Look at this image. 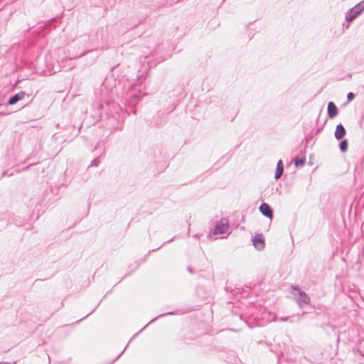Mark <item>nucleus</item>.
Here are the masks:
<instances>
[{"instance_id":"1","label":"nucleus","mask_w":364,"mask_h":364,"mask_svg":"<svg viewBox=\"0 0 364 364\" xmlns=\"http://www.w3.org/2000/svg\"><path fill=\"white\" fill-rule=\"evenodd\" d=\"M364 11V1H360L353 8L348 9L345 14V20L348 23L353 21Z\"/></svg>"},{"instance_id":"19","label":"nucleus","mask_w":364,"mask_h":364,"mask_svg":"<svg viewBox=\"0 0 364 364\" xmlns=\"http://www.w3.org/2000/svg\"><path fill=\"white\" fill-rule=\"evenodd\" d=\"M147 327V325H145L142 329H145Z\"/></svg>"},{"instance_id":"4","label":"nucleus","mask_w":364,"mask_h":364,"mask_svg":"<svg viewBox=\"0 0 364 364\" xmlns=\"http://www.w3.org/2000/svg\"><path fill=\"white\" fill-rule=\"evenodd\" d=\"M259 211L261 212V213L264 215L265 217L269 218V219H272V217H273V212H272V208H270V206L266 203H262L259 208Z\"/></svg>"},{"instance_id":"13","label":"nucleus","mask_w":364,"mask_h":364,"mask_svg":"<svg viewBox=\"0 0 364 364\" xmlns=\"http://www.w3.org/2000/svg\"><path fill=\"white\" fill-rule=\"evenodd\" d=\"M354 94L353 92H349L347 95V98L348 100V101H351L354 99Z\"/></svg>"},{"instance_id":"6","label":"nucleus","mask_w":364,"mask_h":364,"mask_svg":"<svg viewBox=\"0 0 364 364\" xmlns=\"http://www.w3.org/2000/svg\"><path fill=\"white\" fill-rule=\"evenodd\" d=\"M338 114V109L336 105L330 102L328 104V115L330 119L334 118Z\"/></svg>"},{"instance_id":"15","label":"nucleus","mask_w":364,"mask_h":364,"mask_svg":"<svg viewBox=\"0 0 364 364\" xmlns=\"http://www.w3.org/2000/svg\"><path fill=\"white\" fill-rule=\"evenodd\" d=\"M287 318H283V317H282V318H279V321H287Z\"/></svg>"},{"instance_id":"14","label":"nucleus","mask_w":364,"mask_h":364,"mask_svg":"<svg viewBox=\"0 0 364 364\" xmlns=\"http://www.w3.org/2000/svg\"><path fill=\"white\" fill-rule=\"evenodd\" d=\"M98 161V159H95L94 161L92 160V166H97V161Z\"/></svg>"},{"instance_id":"5","label":"nucleus","mask_w":364,"mask_h":364,"mask_svg":"<svg viewBox=\"0 0 364 364\" xmlns=\"http://www.w3.org/2000/svg\"><path fill=\"white\" fill-rule=\"evenodd\" d=\"M252 244L257 250H262L264 247V241L262 235L260 234L256 235L252 239Z\"/></svg>"},{"instance_id":"16","label":"nucleus","mask_w":364,"mask_h":364,"mask_svg":"<svg viewBox=\"0 0 364 364\" xmlns=\"http://www.w3.org/2000/svg\"><path fill=\"white\" fill-rule=\"evenodd\" d=\"M132 97H133V100H134V99H135V98L138 97V96H137V95H132Z\"/></svg>"},{"instance_id":"22","label":"nucleus","mask_w":364,"mask_h":364,"mask_svg":"<svg viewBox=\"0 0 364 364\" xmlns=\"http://www.w3.org/2000/svg\"><path fill=\"white\" fill-rule=\"evenodd\" d=\"M346 27V28H348L349 24H347Z\"/></svg>"},{"instance_id":"10","label":"nucleus","mask_w":364,"mask_h":364,"mask_svg":"<svg viewBox=\"0 0 364 364\" xmlns=\"http://www.w3.org/2000/svg\"><path fill=\"white\" fill-rule=\"evenodd\" d=\"M339 148L342 152H346L348 149V141L344 139L340 142Z\"/></svg>"},{"instance_id":"18","label":"nucleus","mask_w":364,"mask_h":364,"mask_svg":"<svg viewBox=\"0 0 364 364\" xmlns=\"http://www.w3.org/2000/svg\"><path fill=\"white\" fill-rule=\"evenodd\" d=\"M147 327V325H145L142 329H145Z\"/></svg>"},{"instance_id":"3","label":"nucleus","mask_w":364,"mask_h":364,"mask_svg":"<svg viewBox=\"0 0 364 364\" xmlns=\"http://www.w3.org/2000/svg\"><path fill=\"white\" fill-rule=\"evenodd\" d=\"M299 293V297L296 299L297 303L300 307H302L304 305H306L310 302V298L308 295L302 291L296 289Z\"/></svg>"},{"instance_id":"20","label":"nucleus","mask_w":364,"mask_h":364,"mask_svg":"<svg viewBox=\"0 0 364 364\" xmlns=\"http://www.w3.org/2000/svg\"><path fill=\"white\" fill-rule=\"evenodd\" d=\"M147 327V325H145L142 329H145Z\"/></svg>"},{"instance_id":"9","label":"nucleus","mask_w":364,"mask_h":364,"mask_svg":"<svg viewBox=\"0 0 364 364\" xmlns=\"http://www.w3.org/2000/svg\"><path fill=\"white\" fill-rule=\"evenodd\" d=\"M25 97V93L24 92H21V93H18V94H16L15 95H14L9 100V105H14L16 104L18 101L23 99Z\"/></svg>"},{"instance_id":"17","label":"nucleus","mask_w":364,"mask_h":364,"mask_svg":"<svg viewBox=\"0 0 364 364\" xmlns=\"http://www.w3.org/2000/svg\"><path fill=\"white\" fill-rule=\"evenodd\" d=\"M147 327V325H145L142 329H145Z\"/></svg>"},{"instance_id":"7","label":"nucleus","mask_w":364,"mask_h":364,"mask_svg":"<svg viewBox=\"0 0 364 364\" xmlns=\"http://www.w3.org/2000/svg\"><path fill=\"white\" fill-rule=\"evenodd\" d=\"M346 129L344 127L340 124H338L335 132V137L336 139L340 140L346 135Z\"/></svg>"},{"instance_id":"21","label":"nucleus","mask_w":364,"mask_h":364,"mask_svg":"<svg viewBox=\"0 0 364 364\" xmlns=\"http://www.w3.org/2000/svg\"><path fill=\"white\" fill-rule=\"evenodd\" d=\"M156 319V318L152 319V320L150 321V323H151V322L154 321Z\"/></svg>"},{"instance_id":"2","label":"nucleus","mask_w":364,"mask_h":364,"mask_svg":"<svg viewBox=\"0 0 364 364\" xmlns=\"http://www.w3.org/2000/svg\"><path fill=\"white\" fill-rule=\"evenodd\" d=\"M228 230H229L228 221L227 219L223 218L216 223L213 234L214 235H225V234L228 233Z\"/></svg>"},{"instance_id":"11","label":"nucleus","mask_w":364,"mask_h":364,"mask_svg":"<svg viewBox=\"0 0 364 364\" xmlns=\"http://www.w3.org/2000/svg\"><path fill=\"white\" fill-rule=\"evenodd\" d=\"M358 351L363 356H364V340L360 341L358 345Z\"/></svg>"},{"instance_id":"12","label":"nucleus","mask_w":364,"mask_h":364,"mask_svg":"<svg viewBox=\"0 0 364 364\" xmlns=\"http://www.w3.org/2000/svg\"><path fill=\"white\" fill-rule=\"evenodd\" d=\"M304 164H305V159H296L295 160V165L296 166H304Z\"/></svg>"},{"instance_id":"8","label":"nucleus","mask_w":364,"mask_h":364,"mask_svg":"<svg viewBox=\"0 0 364 364\" xmlns=\"http://www.w3.org/2000/svg\"><path fill=\"white\" fill-rule=\"evenodd\" d=\"M283 171H284L283 163H282V160H279L277 164V169H276L275 176H274L275 179H279L282 176V175L283 173Z\"/></svg>"}]
</instances>
